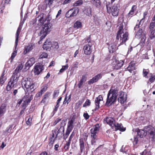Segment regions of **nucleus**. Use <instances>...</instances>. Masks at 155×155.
<instances>
[{
	"instance_id": "338daca9",
	"label": "nucleus",
	"mask_w": 155,
	"mask_h": 155,
	"mask_svg": "<svg viewBox=\"0 0 155 155\" xmlns=\"http://www.w3.org/2000/svg\"><path fill=\"white\" fill-rule=\"evenodd\" d=\"M84 118L86 120L88 119L89 117V116L88 115L87 113H85L83 115Z\"/></svg>"
},
{
	"instance_id": "c03bdc74",
	"label": "nucleus",
	"mask_w": 155,
	"mask_h": 155,
	"mask_svg": "<svg viewBox=\"0 0 155 155\" xmlns=\"http://www.w3.org/2000/svg\"><path fill=\"white\" fill-rule=\"evenodd\" d=\"M51 20V18L49 17V15H48V17L46 18V16L45 17V22L47 21V22L44 25V27H45V25L47 24H50L51 25V26H52V24L49 22L50 20Z\"/></svg>"
},
{
	"instance_id": "4d7b16f0",
	"label": "nucleus",
	"mask_w": 155,
	"mask_h": 155,
	"mask_svg": "<svg viewBox=\"0 0 155 155\" xmlns=\"http://www.w3.org/2000/svg\"><path fill=\"white\" fill-rule=\"evenodd\" d=\"M48 56L47 53L44 52L40 55V58H46L48 57Z\"/></svg>"
},
{
	"instance_id": "2eb2a0df",
	"label": "nucleus",
	"mask_w": 155,
	"mask_h": 155,
	"mask_svg": "<svg viewBox=\"0 0 155 155\" xmlns=\"http://www.w3.org/2000/svg\"><path fill=\"white\" fill-rule=\"evenodd\" d=\"M79 11L78 8L71 9L66 14V17L67 18H71L77 15Z\"/></svg>"
},
{
	"instance_id": "423d86ee",
	"label": "nucleus",
	"mask_w": 155,
	"mask_h": 155,
	"mask_svg": "<svg viewBox=\"0 0 155 155\" xmlns=\"http://www.w3.org/2000/svg\"><path fill=\"white\" fill-rule=\"evenodd\" d=\"M51 25L50 24H46L45 27H43L42 29L39 33V35L41 36L39 41L38 42L39 44L41 43V41L45 38L47 35L51 31Z\"/></svg>"
},
{
	"instance_id": "8fccbe9b",
	"label": "nucleus",
	"mask_w": 155,
	"mask_h": 155,
	"mask_svg": "<svg viewBox=\"0 0 155 155\" xmlns=\"http://www.w3.org/2000/svg\"><path fill=\"white\" fill-rule=\"evenodd\" d=\"M52 47L53 48L55 49H57L59 48L58 43L57 42H54L53 44H52Z\"/></svg>"
},
{
	"instance_id": "4be33fe9",
	"label": "nucleus",
	"mask_w": 155,
	"mask_h": 155,
	"mask_svg": "<svg viewBox=\"0 0 155 155\" xmlns=\"http://www.w3.org/2000/svg\"><path fill=\"white\" fill-rule=\"evenodd\" d=\"M103 74L100 73L96 75L92 79H91L88 81V84H91L97 81L99 79L101 78Z\"/></svg>"
},
{
	"instance_id": "052dcab7",
	"label": "nucleus",
	"mask_w": 155,
	"mask_h": 155,
	"mask_svg": "<svg viewBox=\"0 0 155 155\" xmlns=\"http://www.w3.org/2000/svg\"><path fill=\"white\" fill-rule=\"evenodd\" d=\"M61 118H57L54 121V124H53V126H54L57 124L61 120Z\"/></svg>"
},
{
	"instance_id": "aec40b11",
	"label": "nucleus",
	"mask_w": 155,
	"mask_h": 155,
	"mask_svg": "<svg viewBox=\"0 0 155 155\" xmlns=\"http://www.w3.org/2000/svg\"><path fill=\"white\" fill-rule=\"evenodd\" d=\"M20 76L19 73H16L14 72L11 77L10 82H12L15 84H16L18 80V78Z\"/></svg>"
},
{
	"instance_id": "774afa93",
	"label": "nucleus",
	"mask_w": 155,
	"mask_h": 155,
	"mask_svg": "<svg viewBox=\"0 0 155 155\" xmlns=\"http://www.w3.org/2000/svg\"><path fill=\"white\" fill-rule=\"evenodd\" d=\"M43 94V93L40 91L39 92L36 94L35 97H39L41 96Z\"/></svg>"
},
{
	"instance_id": "39448f33",
	"label": "nucleus",
	"mask_w": 155,
	"mask_h": 155,
	"mask_svg": "<svg viewBox=\"0 0 155 155\" xmlns=\"http://www.w3.org/2000/svg\"><path fill=\"white\" fill-rule=\"evenodd\" d=\"M45 14L43 13L40 14L36 17L35 19L32 20L30 22V25L35 28H39V26L42 25L45 22Z\"/></svg>"
},
{
	"instance_id": "bf43d9fd",
	"label": "nucleus",
	"mask_w": 155,
	"mask_h": 155,
	"mask_svg": "<svg viewBox=\"0 0 155 155\" xmlns=\"http://www.w3.org/2000/svg\"><path fill=\"white\" fill-rule=\"evenodd\" d=\"M155 80V75H151L150 78L149 79V81L151 83H152Z\"/></svg>"
},
{
	"instance_id": "a18cd8bd",
	"label": "nucleus",
	"mask_w": 155,
	"mask_h": 155,
	"mask_svg": "<svg viewBox=\"0 0 155 155\" xmlns=\"http://www.w3.org/2000/svg\"><path fill=\"white\" fill-rule=\"evenodd\" d=\"M5 107H0V116H2L6 111Z\"/></svg>"
},
{
	"instance_id": "ddd939ff",
	"label": "nucleus",
	"mask_w": 155,
	"mask_h": 155,
	"mask_svg": "<svg viewBox=\"0 0 155 155\" xmlns=\"http://www.w3.org/2000/svg\"><path fill=\"white\" fill-rule=\"evenodd\" d=\"M106 7L107 12L109 13L111 12L112 15L114 16H117L118 15L119 11V6L118 4L114 5L111 10L110 7H109L107 5H106Z\"/></svg>"
},
{
	"instance_id": "72a5a7b5",
	"label": "nucleus",
	"mask_w": 155,
	"mask_h": 155,
	"mask_svg": "<svg viewBox=\"0 0 155 155\" xmlns=\"http://www.w3.org/2000/svg\"><path fill=\"white\" fill-rule=\"evenodd\" d=\"M46 42H45L43 48L44 50H50L51 47H52V44H46Z\"/></svg>"
},
{
	"instance_id": "4c0bfd02",
	"label": "nucleus",
	"mask_w": 155,
	"mask_h": 155,
	"mask_svg": "<svg viewBox=\"0 0 155 155\" xmlns=\"http://www.w3.org/2000/svg\"><path fill=\"white\" fill-rule=\"evenodd\" d=\"M23 66L22 64H20L15 69V73H19L18 72L20 71L23 68Z\"/></svg>"
},
{
	"instance_id": "0e129e2a",
	"label": "nucleus",
	"mask_w": 155,
	"mask_h": 155,
	"mask_svg": "<svg viewBox=\"0 0 155 155\" xmlns=\"http://www.w3.org/2000/svg\"><path fill=\"white\" fill-rule=\"evenodd\" d=\"M49 96V94L48 93H47L44 96V98L43 100H42L41 102L42 101H44L45 99H46L47 98H48Z\"/></svg>"
},
{
	"instance_id": "79ce46f5",
	"label": "nucleus",
	"mask_w": 155,
	"mask_h": 155,
	"mask_svg": "<svg viewBox=\"0 0 155 155\" xmlns=\"http://www.w3.org/2000/svg\"><path fill=\"white\" fill-rule=\"evenodd\" d=\"M12 127V125H9V126L7 127L5 130L3 131V133H6V132H7L8 133H9L10 132Z\"/></svg>"
},
{
	"instance_id": "9b49d317",
	"label": "nucleus",
	"mask_w": 155,
	"mask_h": 155,
	"mask_svg": "<svg viewBox=\"0 0 155 155\" xmlns=\"http://www.w3.org/2000/svg\"><path fill=\"white\" fill-rule=\"evenodd\" d=\"M112 61L113 68L116 70L120 69L124 63V61L123 60H120L119 61H118L116 57L115 56L113 57Z\"/></svg>"
},
{
	"instance_id": "473e14b6",
	"label": "nucleus",
	"mask_w": 155,
	"mask_h": 155,
	"mask_svg": "<svg viewBox=\"0 0 155 155\" xmlns=\"http://www.w3.org/2000/svg\"><path fill=\"white\" fill-rule=\"evenodd\" d=\"M15 84H14L9 81L8 83V84L6 87V90L8 91H9L11 90L12 89L14 88V86Z\"/></svg>"
},
{
	"instance_id": "f3484780",
	"label": "nucleus",
	"mask_w": 155,
	"mask_h": 155,
	"mask_svg": "<svg viewBox=\"0 0 155 155\" xmlns=\"http://www.w3.org/2000/svg\"><path fill=\"white\" fill-rule=\"evenodd\" d=\"M95 104L96 107H102L104 104V102L101 95H99L95 98Z\"/></svg>"
},
{
	"instance_id": "e2e57ef3",
	"label": "nucleus",
	"mask_w": 155,
	"mask_h": 155,
	"mask_svg": "<svg viewBox=\"0 0 155 155\" xmlns=\"http://www.w3.org/2000/svg\"><path fill=\"white\" fill-rule=\"evenodd\" d=\"M62 98V97H60L57 101V104L55 107H59V106H60V103L61 101Z\"/></svg>"
},
{
	"instance_id": "6e6552de",
	"label": "nucleus",
	"mask_w": 155,
	"mask_h": 155,
	"mask_svg": "<svg viewBox=\"0 0 155 155\" xmlns=\"http://www.w3.org/2000/svg\"><path fill=\"white\" fill-rule=\"evenodd\" d=\"M146 136L152 141H155V128L151 126L145 127Z\"/></svg>"
},
{
	"instance_id": "6e6d98bb",
	"label": "nucleus",
	"mask_w": 155,
	"mask_h": 155,
	"mask_svg": "<svg viewBox=\"0 0 155 155\" xmlns=\"http://www.w3.org/2000/svg\"><path fill=\"white\" fill-rule=\"evenodd\" d=\"M70 101L69 100V99H68V97H67V95H66L65 97L64 100L63 102V104H65L66 103H67V104H68L69 102Z\"/></svg>"
},
{
	"instance_id": "f03ea898",
	"label": "nucleus",
	"mask_w": 155,
	"mask_h": 155,
	"mask_svg": "<svg viewBox=\"0 0 155 155\" xmlns=\"http://www.w3.org/2000/svg\"><path fill=\"white\" fill-rule=\"evenodd\" d=\"M128 38V33L124 31L123 29V26L121 25L119 27L117 36V39L118 40L120 39V45L125 43Z\"/></svg>"
},
{
	"instance_id": "bb28decb",
	"label": "nucleus",
	"mask_w": 155,
	"mask_h": 155,
	"mask_svg": "<svg viewBox=\"0 0 155 155\" xmlns=\"http://www.w3.org/2000/svg\"><path fill=\"white\" fill-rule=\"evenodd\" d=\"M73 127L68 125L66 131L65 135L64 136V138L65 140H66V138L68 137L69 135L70 134V132L72 131Z\"/></svg>"
},
{
	"instance_id": "6ab92c4d",
	"label": "nucleus",
	"mask_w": 155,
	"mask_h": 155,
	"mask_svg": "<svg viewBox=\"0 0 155 155\" xmlns=\"http://www.w3.org/2000/svg\"><path fill=\"white\" fill-rule=\"evenodd\" d=\"M127 94L123 92H120L119 97L118 98V101L121 104H123L127 100Z\"/></svg>"
},
{
	"instance_id": "c9c22d12",
	"label": "nucleus",
	"mask_w": 155,
	"mask_h": 155,
	"mask_svg": "<svg viewBox=\"0 0 155 155\" xmlns=\"http://www.w3.org/2000/svg\"><path fill=\"white\" fill-rule=\"evenodd\" d=\"M137 8L136 6L135 5H133L131 8V10L130 11L128 14V16H130L132 15L134 13V11Z\"/></svg>"
},
{
	"instance_id": "1a4fd4ad",
	"label": "nucleus",
	"mask_w": 155,
	"mask_h": 155,
	"mask_svg": "<svg viewBox=\"0 0 155 155\" xmlns=\"http://www.w3.org/2000/svg\"><path fill=\"white\" fill-rule=\"evenodd\" d=\"M100 126L99 124H96L94 128L91 130V136L92 138L91 143L92 145L95 144L96 140H97V134L99 130Z\"/></svg>"
},
{
	"instance_id": "de8ad7c7",
	"label": "nucleus",
	"mask_w": 155,
	"mask_h": 155,
	"mask_svg": "<svg viewBox=\"0 0 155 155\" xmlns=\"http://www.w3.org/2000/svg\"><path fill=\"white\" fill-rule=\"evenodd\" d=\"M27 118L28 120L26 122V123L28 125H31V123L32 119L30 116L27 117L26 119H27Z\"/></svg>"
},
{
	"instance_id": "f8f14e48",
	"label": "nucleus",
	"mask_w": 155,
	"mask_h": 155,
	"mask_svg": "<svg viewBox=\"0 0 155 155\" xmlns=\"http://www.w3.org/2000/svg\"><path fill=\"white\" fill-rule=\"evenodd\" d=\"M136 131L137 132V135L136 137H134V141H133L134 145H136L137 143L138 140V136L140 138H142L143 137L146 136V131L145 130V127L143 129H139L137 128L136 129Z\"/></svg>"
},
{
	"instance_id": "412c9836",
	"label": "nucleus",
	"mask_w": 155,
	"mask_h": 155,
	"mask_svg": "<svg viewBox=\"0 0 155 155\" xmlns=\"http://www.w3.org/2000/svg\"><path fill=\"white\" fill-rule=\"evenodd\" d=\"M87 137L88 136H86L87 138L86 140L85 138H83L81 137L79 139V146H80V151L82 153L84 151L85 144L84 141L86 140Z\"/></svg>"
},
{
	"instance_id": "7c9ffc66",
	"label": "nucleus",
	"mask_w": 155,
	"mask_h": 155,
	"mask_svg": "<svg viewBox=\"0 0 155 155\" xmlns=\"http://www.w3.org/2000/svg\"><path fill=\"white\" fill-rule=\"evenodd\" d=\"M84 12L87 15L90 16L91 15V8L89 7H87L85 8Z\"/></svg>"
},
{
	"instance_id": "20e7f679",
	"label": "nucleus",
	"mask_w": 155,
	"mask_h": 155,
	"mask_svg": "<svg viewBox=\"0 0 155 155\" xmlns=\"http://www.w3.org/2000/svg\"><path fill=\"white\" fill-rule=\"evenodd\" d=\"M33 95L31 93H26L25 96L18 100L16 106L25 107L28 105L33 98Z\"/></svg>"
},
{
	"instance_id": "5fc2aeb1",
	"label": "nucleus",
	"mask_w": 155,
	"mask_h": 155,
	"mask_svg": "<svg viewBox=\"0 0 155 155\" xmlns=\"http://www.w3.org/2000/svg\"><path fill=\"white\" fill-rule=\"evenodd\" d=\"M155 26V22H153L150 23V31L154 30V28Z\"/></svg>"
},
{
	"instance_id": "c85d7f7f",
	"label": "nucleus",
	"mask_w": 155,
	"mask_h": 155,
	"mask_svg": "<svg viewBox=\"0 0 155 155\" xmlns=\"http://www.w3.org/2000/svg\"><path fill=\"white\" fill-rule=\"evenodd\" d=\"M54 130H52V137L51 138V139H50V141L49 143V145L50 146L52 145L53 143H54V141L55 140V139L56 138H55V136H56V132H54Z\"/></svg>"
},
{
	"instance_id": "393cba45",
	"label": "nucleus",
	"mask_w": 155,
	"mask_h": 155,
	"mask_svg": "<svg viewBox=\"0 0 155 155\" xmlns=\"http://www.w3.org/2000/svg\"><path fill=\"white\" fill-rule=\"evenodd\" d=\"M35 44L32 43L28 45V46L25 47V50L23 52L24 54H25L31 51L35 48Z\"/></svg>"
},
{
	"instance_id": "c756f323",
	"label": "nucleus",
	"mask_w": 155,
	"mask_h": 155,
	"mask_svg": "<svg viewBox=\"0 0 155 155\" xmlns=\"http://www.w3.org/2000/svg\"><path fill=\"white\" fill-rule=\"evenodd\" d=\"M136 69V67L134 63L130 62L129 66L127 68V70L130 72L131 73L132 71Z\"/></svg>"
},
{
	"instance_id": "b1692460",
	"label": "nucleus",
	"mask_w": 155,
	"mask_h": 155,
	"mask_svg": "<svg viewBox=\"0 0 155 155\" xmlns=\"http://www.w3.org/2000/svg\"><path fill=\"white\" fill-rule=\"evenodd\" d=\"M114 127H115V130H119L121 131H124L125 130V128H124L121 124L115 123L114 124Z\"/></svg>"
},
{
	"instance_id": "a19ab883",
	"label": "nucleus",
	"mask_w": 155,
	"mask_h": 155,
	"mask_svg": "<svg viewBox=\"0 0 155 155\" xmlns=\"http://www.w3.org/2000/svg\"><path fill=\"white\" fill-rule=\"evenodd\" d=\"M83 3V2L81 0H79L75 2L73 4L74 6H77L81 5Z\"/></svg>"
},
{
	"instance_id": "a211bd4d",
	"label": "nucleus",
	"mask_w": 155,
	"mask_h": 155,
	"mask_svg": "<svg viewBox=\"0 0 155 155\" xmlns=\"http://www.w3.org/2000/svg\"><path fill=\"white\" fill-rule=\"evenodd\" d=\"M44 69L43 65H37L35 66L34 72L35 75L39 74Z\"/></svg>"
},
{
	"instance_id": "4468645a",
	"label": "nucleus",
	"mask_w": 155,
	"mask_h": 155,
	"mask_svg": "<svg viewBox=\"0 0 155 155\" xmlns=\"http://www.w3.org/2000/svg\"><path fill=\"white\" fill-rule=\"evenodd\" d=\"M135 37L138 38H141V43L138 45H140L141 44H143L144 43L146 39V37L145 33L142 29L140 28H139V31L137 32L135 35Z\"/></svg>"
},
{
	"instance_id": "69168bd1",
	"label": "nucleus",
	"mask_w": 155,
	"mask_h": 155,
	"mask_svg": "<svg viewBox=\"0 0 155 155\" xmlns=\"http://www.w3.org/2000/svg\"><path fill=\"white\" fill-rule=\"evenodd\" d=\"M58 107H55L52 112L51 113V117H53L58 110Z\"/></svg>"
},
{
	"instance_id": "f257e3e1",
	"label": "nucleus",
	"mask_w": 155,
	"mask_h": 155,
	"mask_svg": "<svg viewBox=\"0 0 155 155\" xmlns=\"http://www.w3.org/2000/svg\"><path fill=\"white\" fill-rule=\"evenodd\" d=\"M21 84L26 93H30L29 91L31 93L35 89V83L30 78H23L22 80Z\"/></svg>"
},
{
	"instance_id": "0eeeda50",
	"label": "nucleus",
	"mask_w": 155,
	"mask_h": 155,
	"mask_svg": "<svg viewBox=\"0 0 155 155\" xmlns=\"http://www.w3.org/2000/svg\"><path fill=\"white\" fill-rule=\"evenodd\" d=\"M22 24L21 23H20L19 26L18 28L16 34V39L15 41V50L12 53V55L11 57V62H12L14 58L15 57L17 54V46L18 45V41L19 38V36L20 33L21 31L22 26Z\"/></svg>"
},
{
	"instance_id": "13d9d810",
	"label": "nucleus",
	"mask_w": 155,
	"mask_h": 155,
	"mask_svg": "<svg viewBox=\"0 0 155 155\" xmlns=\"http://www.w3.org/2000/svg\"><path fill=\"white\" fill-rule=\"evenodd\" d=\"M149 72V70H145L144 69L143 71V75L144 77L147 78V75L148 74Z\"/></svg>"
},
{
	"instance_id": "37998d69",
	"label": "nucleus",
	"mask_w": 155,
	"mask_h": 155,
	"mask_svg": "<svg viewBox=\"0 0 155 155\" xmlns=\"http://www.w3.org/2000/svg\"><path fill=\"white\" fill-rule=\"evenodd\" d=\"M151 31L150 37L151 39H152L155 37V29Z\"/></svg>"
},
{
	"instance_id": "9d476101",
	"label": "nucleus",
	"mask_w": 155,
	"mask_h": 155,
	"mask_svg": "<svg viewBox=\"0 0 155 155\" xmlns=\"http://www.w3.org/2000/svg\"><path fill=\"white\" fill-rule=\"evenodd\" d=\"M65 125V121L63 120L61 122V126L60 128L58 127H56L54 130V132L56 133V136L55 138L57 137L60 138L62 136H64V126Z\"/></svg>"
},
{
	"instance_id": "2f4dec72",
	"label": "nucleus",
	"mask_w": 155,
	"mask_h": 155,
	"mask_svg": "<svg viewBox=\"0 0 155 155\" xmlns=\"http://www.w3.org/2000/svg\"><path fill=\"white\" fill-rule=\"evenodd\" d=\"M92 3L97 8H100L101 6V3L100 0H92Z\"/></svg>"
},
{
	"instance_id": "e433bc0d",
	"label": "nucleus",
	"mask_w": 155,
	"mask_h": 155,
	"mask_svg": "<svg viewBox=\"0 0 155 155\" xmlns=\"http://www.w3.org/2000/svg\"><path fill=\"white\" fill-rule=\"evenodd\" d=\"M54 0H45V1L46 6H50L52 5Z\"/></svg>"
},
{
	"instance_id": "864d4df0",
	"label": "nucleus",
	"mask_w": 155,
	"mask_h": 155,
	"mask_svg": "<svg viewBox=\"0 0 155 155\" xmlns=\"http://www.w3.org/2000/svg\"><path fill=\"white\" fill-rule=\"evenodd\" d=\"M91 104L90 101L89 99H87L84 104L83 107H86L87 106H89Z\"/></svg>"
},
{
	"instance_id": "680f3d73",
	"label": "nucleus",
	"mask_w": 155,
	"mask_h": 155,
	"mask_svg": "<svg viewBox=\"0 0 155 155\" xmlns=\"http://www.w3.org/2000/svg\"><path fill=\"white\" fill-rule=\"evenodd\" d=\"M74 136V132H72V134H71L70 137H69V139L67 141H68V142L71 143L72 138Z\"/></svg>"
},
{
	"instance_id": "5701e85b",
	"label": "nucleus",
	"mask_w": 155,
	"mask_h": 155,
	"mask_svg": "<svg viewBox=\"0 0 155 155\" xmlns=\"http://www.w3.org/2000/svg\"><path fill=\"white\" fill-rule=\"evenodd\" d=\"M104 122L105 123L106 122L107 124L111 127L112 129H113L112 125H114V124L115 123V120L113 118L111 117L105 118L104 119Z\"/></svg>"
},
{
	"instance_id": "f704fd0d",
	"label": "nucleus",
	"mask_w": 155,
	"mask_h": 155,
	"mask_svg": "<svg viewBox=\"0 0 155 155\" xmlns=\"http://www.w3.org/2000/svg\"><path fill=\"white\" fill-rule=\"evenodd\" d=\"M82 26L81 23L79 21H77L74 23V28H80Z\"/></svg>"
},
{
	"instance_id": "09e8293b",
	"label": "nucleus",
	"mask_w": 155,
	"mask_h": 155,
	"mask_svg": "<svg viewBox=\"0 0 155 155\" xmlns=\"http://www.w3.org/2000/svg\"><path fill=\"white\" fill-rule=\"evenodd\" d=\"M47 88L48 87L47 85H43L40 91L44 93L47 90Z\"/></svg>"
},
{
	"instance_id": "3c124183",
	"label": "nucleus",
	"mask_w": 155,
	"mask_h": 155,
	"mask_svg": "<svg viewBox=\"0 0 155 155\" xmlns=\"http://www.w3.org/2000/svg\"><path fill=\"white\" fill-rule=\"evenodd\" d=\"M59 93V91L58 90H55L54 91L53 94V97L54 98H55L58 97Z\"/></svg>"
},
{
	"instance_id": "49530a36",
	"label": "nucleus",
	"mask_w": 155,
	"mask_h": 155,
	"mask_svg": "<svg viewBox=\"0 0 155 155\" xmlns=\"http://www.w3.org/2000/svg\"><path fill=\"white\" fill-rule=\"evenodd\" d=\"M68 68V64H67L65 66H63L62 68L60 70V72L61 73L63 72L65 70L67 69Z\"/></svg>"
},
{
	"instance_id": "603ef678",
	"label": "nucleus",
	"mask_w": 155,
	"mask_h": 155,
	"mask_svg": "<svg viewBox=\"0 0 155 155\" xmlns=\"http://www.w3.org/2000/svg\"><path fill=\"white\" fill-rule=\"evenodd\" d=\"M33 64L31 63L28 60L25 64V67L26 68H29Z\"/></svg>"
},
{
	"instance_id": "a878e982",
	"label": "nucleus",
	"mask_w": 155,
	"mask_h": 155,
	"mask_svg": "<svg viewBox=\"0 0 155 155\" xmlns=\"http://www.w3.org/2000/svg\"><path fill=\"white\" fill-rule=\"evenodd\" d=\"M76 117L75 114H73L71 116L68 123V125L74 127V123L76 118Z\"/></svg>"
},
{
	"instance_id": "ea45409f",
	"label": "nucleus",
	"mask_w": 155,
	"mask_h": 155,
	"mask_svg": "<svg viewBox=\"0 0 155 155\" xmlns=\"http://www.w3.org/2000/svg\"><path fill=\"white\" fill-rule=\"evenodd\" d=\"M70 143H71L67 141H66V143L65 144L64 147V149L65 151H66L68 150L70 147Z\"/></svg>"
},
{
	"instance_id": "dca6fc26",
	"label": "nucleus",
	"mask_w": 155,
	"mask_h": 155,
	"mask_svg": "<svg viewBox=\"0 0 155 155\" xmlns=\"http://www.w3.org/2000/svg\"><path fill=\"white\" fill-rule=\"evenodd\" d=\"M92 44L91 43L86 44L83 48L84 53L87 55L90 54L92 51Z\"/></svg>"
},
{
	"instance_id": "58836bf2",
	"label": "nucleus",
	"mask_w": 155,
	"mask_h": 155,
	"mask_svg": "<svg viewBox=\"0 0 155 155\" xmlns=\"http://www.w3.org/2000/svg\"><path fill=\"white\" fill-rule=\"evenodd\" d=\"M116 48V45H110L108 47V48L110 50V52L111 51L112 52H113L114 51H115Z\"/></svg>"
},
{
	"instance_id": "cd10ccee",
	"label": "nucleus",
	"mask_w": 155,
	"mask_h": 155,
	"mask_svg": "<svg viewBox=\"0 0 155 155\" xmlns=\"http://www.w3.org/2000/svg\"><path fill=\"white\" fill-rule=\"evenodd\" d=\"M87 74H86L83 75L82 76V78L81 79L79 83H78V87L79 88H81L82 85L83 84L84 82L86 81L87 79Z\"/></svg>"
},
{
	"instance_id": "7ed1b4c3",
	"label": "nucleus",
	"mask_w": 155,
	"mask_h": 155,
	"mask_svg": "<svg viewBox=\"0 0 155 155\" xmlns=\"http://www.w3.org/2000/svg\"><path fill=\"white\" fill-rule=\"evenodd\" d=\"M117 91L110 89L108 92L105 105L107 106H112L115 102L117 97Z\"/></svg>"
}]
</instances>
